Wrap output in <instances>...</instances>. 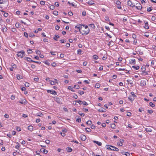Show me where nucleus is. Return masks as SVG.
<instances>
[{
    "mask_svg": "<svg viewBox=\"0 0 156 156\" xmlns=\"http://www.w3.org/2000/svg\"><path fill=\"white\" fill-rule=\"evenodd\" d=\"M75 28L78 29L80 33L82 35H87L90 32V29L87 25L79 24L76 26Z\"/></svg>",
    "mask_w": 156,
    "mask_h": 156,
    "instance_id": "f257e3e1",
    "label": "nucleus"
},
{
    "mask_svg": "<svg viewBox=\"0 0 156 156\" xmlns=\"http://www.w3.org/2000/svg\"><path fill=\"white\" fill-rule=\"evenodd\" d=\"M146 67L145 66H143L141 68L142 73L141 75L143 76H145L148 75V72L146 71Z\"/></svg>",
    "mask_w": 156,
    "mask_h": 156,
    "instance_id": "f03ea898",
    "label": "nucleus"
},
{
    "mask_svg": "<svg viewBox=\"0 0 156 156\" xmlns=\"http://www.w3.org/2000/svg\"><path fill=\"white\" fill-rule=\"evenodd\" d=\"M119 41H118V44L123 47L125 48L128 49V48H127V44H124V41L121 38H120L119 39Z\"/></svg>",
    "mask_w": 156,
    "mask_h": 156,
    "instance_id": "7ed1b4c3",
    "label": "nucleus"
},
{
    "mask_svg": "<svg viewBox=\"0 0 156 156\" xmlns=\"http://www.w3.org/2000/svg\"><path fill=\"white\" fill-rule=\"evenodd\" d=\"M25 54V52L24 51H21L18 52L17 53V55L18 57L20 58H22L24 56Z\"/></svg>",
    "mask_w": 156,
    "mask_h": 156,
    "instance_id": "20e7f679",
    "label": "nucleus"
},
{
    "mask_svg": "<svg viewBox=\"0 0 156 156\" xmlns=\"http://www.w3.org/2000/svg\"><path fill=\"white\" fill-rule=\"evenodd\" d=\"M55 100L58 103L61 104L62 102V99L61 98L58 97H54Z\"/></svg>",
    "mask_w": 156,
    "mask_h": 156,
    "instance_id": "39448f33",
    "label": "nucleus"
},
{
    "mask_svg": "<svg viewBox=\"0 0 156 156\" xmlns=\"http://www.w3.org/2000/svg\"><path fill=\"white\" fill-rule=\"evenodd\" d=\"M47 92L53 94L54 95H56L57 94V92L55 90H47Z\"/></svg>",
    "mask_w": 156,
    "mask_h": 156,
    "instance_id": "423d86ee",
    "label": "nucleus"
},
{
    "mask_svg": "<svg viewBox=\"0 0 156 156\" xmlns=\"http://www.w3.org/2000/svg\"><path fill=\"white\" fill-rule=\"evenodd\" d=\"M127 5L131 7H134L135 6V4L132 1H128Z\"/></svg>",
    "mask_w": 156,
    "mask_h": 156,
    "instance_id": "0eeeda50",
    "label": "nucleus"
},
{
    "mask_svg": "<svg viewBox=\"0 0 156 156\" xmlns=\"http://www.w3.org/2000/svg\"><path fill=\"white\" fill-rule=\"evenodd\" d=\"M50 83L51 85H55L56 84H58V80L57 79H54V81L51 80Z\"/></svg>",
    "mask_w": 156,
    "mask_h": 156,
    "instance_id": "6e6552de",
    "label": "nucleus"
},
{
    "mask_svg": "<svg viewBox=\"0 0 156 156\" xmlns=\"http://www.w3.org/2000/svg\"><path fill=\"white\" fill-rule=\"evenodd\" d=\"M115 147L110 145H107L106 146V147L108 149H110L111 150L114 151Z\"/></svg>",
    "mask_w": 156,
    "mask_h": 156,
    "instance_id": "1a4fd4ad",
    "label": "nucleus"
},
{
    "mask_svg": "<svg viewBox=\"0 0 156 156\" xmlns=\"http://www.w3.org/2000/svg\"><path fill=\"white\" fill-rule=\"evenodd\" d=\"M135 7L136 8L139 10H140L142 9V5L139 3H136Z\"/></svg>",
    "mask_w": 156,
    "mask_h": 156,
    "instance_id": "9d476101",
    "label": "nucleus"
},
{
    "mask_svg": "<svg viewBox=\"0 0 156 156\" xmlns=\"http://www.w3.org/2000/svg\"><path fill=\"white\" fill-rule=\"evenodd\" d=\"M115 3L117 5V8L118 9H121L122 7L121 5V2L120 1H116V2H115Z\"/></svg>",
    "mask_w": 156,
    "mask_h": 156,
    "instance_id": "9b49d317",
    "label": "nucleus"
},
{
    "mask_svg": "<svg viewBox=\"0 0 156 156\" xmlns=\"http://www.w3.org/2000/svg\"><path fill=\"white\" fill-rule=\"evenodd\" d=\"M129 64L131 65H134L136 63V60L134 59H131L129 61Z\"/></svg>",
    "mask_w": 156,
    "mask_h": 156,
    "instance_id": "f8f14e48",
    "label": "nucleus"
},
{
    "mask_svg": "<svg viewBox=\"0 0 156 156\" xmlns=\"http://www.w3.org/2000/svg\"><path fill=\"white\" fill-rule=\"evenodd\" d=\"M124 140L122 139H120L119 140V142L117 143V145L118 146H121L123 145V143L124 142Z\"/></svg>",
    "mask_w": 156,
    "mask_h": 156,
    "instance_id": "ddd939ff",
    "label": "nucleus"
},
{
    "mask_svg": "<svg viewBox=\"0 0 156 156\" xmlns=\"http://www.w3.org/2000/svg\"><path fill=\"white\" fill-rule=\"evenodd\" d=\"M80 138L83 141H85L87 139L86 136L83 134H82L81 135Z\"/></svg>",
    "mask_w": 156,
    "mask_h": 156,
    "instance_id": "4468645a",
    "label": "nucleus"
},
{
    "mask_svg": "<svg viewBox=\"0 0 156 156\" xmlns=\"http://www.w3.org/2000/svg\"><path fill=\"white\" fill-rule=\"evenodd\" d=\"M7 29L5 26L2 27V31L4 33L6 32Z\"/></svg>",
    "mask_w": 156,
    "mask_h": 156,
    "instance_id": "2eb2a0df",
    "label": "nucleus"
},
{
    "mask_svg": "<svg viewBox=\"0 0 156 156\" xmlns=\"http://www.w3.org/2000/svg\"><path fill=\"white\" fill-rule=\"evenodd\" d=\"M40 151L41 152L43 153H44L45 154H46L48 152V151L47 150H46L43 148H41L40 149Z\"/></svg>",
    "mask_w": 156,
    "mask_h": 156,
    "instance_id": "dca6fc26",
    "label": "nucleus"
},
{
    "mask_svg": "<svg viewBox=\"0 0 156 156\" xmlns=\"http://www.w3.org/2000/svg\"><path fill=\"white\" fill-rule=\"evenodd\" d=\"M118 70L119 71H125V73L126 74L128 73L129 72V71L127 70V69H126L125 68H119Z\"/></svg>",
    "mask_w": 156,
    "mask_h": 156,
    "instance_id": "f3484780",
    "label": "nucleus"
},
{
    "mask_svg": "<svg viewBox=\"0 0 156 156\" xmlns=\"http://www.w3.org/2000/svg\"><path fill=\"white\" fill-rule=\"evenodd\" d=\"M87 3L89 5H91L94 4V1H88Z\"/></svg>",
    "mask_w": 156,
    "mask_h": 156,
    "instance_id": "a211bd4d",
    "label": "nucleus"
},
{
    "mask_svg": "<svg viewBox=\"0 0 156 156\" xmlns=\"http://www.w3.org/2000/svg\"><path fill=\"white\" fill-rule=\"evenodd\" d=\"M93 142L94 143L97 144L99 146H101L102 145V143L96 140H94L93 141Z\"/></svg>",
    "mask_w": 156,
    "mask_h": 156,
    "instance_id": "6ab92c4d",
    "label": "nucleus"
},
{
    "mask_svg": "<svg viewBox=\"0 0 156 156\" xmlns=\"http://www.w3.org/2000/svg\"><path fill=\"white\" fill-rule=\"evenodd\" d=\"M134 97H135L133 96H130L128 97V98L129 100L132 101L135 99Z\"/></svg>",
    "mask_w": 156,
    "mask_h": 156,
    "instance_id": "aec40b11",
    "label": "nucleus"
},
{
    "mask_svg": "<svg viewBox=\"0 0 156 156\" xmlns=\"http://www.w3.org/2000/svg\"><path fill=\"white\" fill-rule=\"evenodd\" d=\"M98 111L100 112H105L106 111V110L105 109L102 108L98 109Z\"/></svg>",
    "mask_w": 156,
    "mask_h": 156,
    "instance_id": "412c9836",
    "label": "nucleus"
},
{
    "mask_svg": "<svg viewBox=\"0 0 156 156\" xmlns=\"http://www.w3.org/2000/svg\"><path fill=\"white\" fill-rule=\"evenodd\" d=\"M144 27L145 29H149V25L148 22L145 23Z\"/></svg>",
    "mask_w": 156,
    "mask_h": 156,
    "instance_id": "4be33fe9",
    "label": "nucleus"
},
{
    "mask_svg": "<svg viewBox=\"0 0 156 156\" xmlns=\"http://www.w3.org/2000/svg\"><path fill=\"white\" fill-rule=\"evenodd\" d=\"M25 59H26L28 62H32L33 60L31 59V58L28 57H26L25 58Z\"/></svg>",
    "mask_w": 156,
    "mask_h": 156,
    "instance_id": "5701e85b",
    "label": "nucleus"
},
{
    "mask_svg": "<svg viewBox=\"0 0 156 156\" xmlns=\"http://www.w3.org/2000/svg\"><path fill=\"white\" fill-rule=\"evenodd\" d=\"M89 26L90 28L94 29L95 28V26L94 24H90L89 25Z\"/></svg>",
    "mask_w": 156,
    "mask_h": 156,
    "instance_id": "b1692460",
    "label": "nucleus"
},
{
    "mask_svg": "<svg viewBox=\"0 0 156 156\" xmlns=\"http://www.w3.org/2000/svg\"><path fill=\"white\" fill-rule=\"evenodd\" d=\"M132 67L136 70H137L139 69L140 68V67L139 66H132Z\"/></svg>",
    "mask_w": 156,
    "mask_h": 156,
    "instance_id": "393cba45",
    "label": "nucleus"
},
{
    "mask_svg": "<svg viewBox=\"0 0 156 156\" xmlns=\"http://www.w3.org/2000/svg\"><path fill=\"white\" fill-rule=\"evenodd\" d=\"M73 87L72 86H69L68 87V89L69 90H71L72 92H74V90H73Z\"/></svg>",
    "mask_w": 156,
    "mask_h": 156,
    "instance_id": "a878e982",
    "label": "nucleus"
},
{
    "mask_svg": "<svg viewBox=\"0 0 156 156\" xmlns=\"http://www.w3.org/2000/svg\"><path fill=\"white\" fill-rule=\"evenodd\" d=\"M2 12H4L3 16L5 17H7L9 16V14L8 13L5 12L3 11H1Z\"/></svg>",
    "mask_w": 156,
    "mask_h": 156,
    "instance_id": "bb28decb",
    "label": "nucleus"
},
{
    "mask_svg": "<svg viewBox=\"0 0 156 156\" xmlns=\"http://www.w3.org/2000/svg\"><path fill=\"white\" fill-rule=\"evenodd\" d=\"M101 85L99 83H96L95 86V88H100V87Z\"/></svg>",
    "mask_w": 156,
    "mask_h": 156,
    "instance_id": "cd10ccee",
    "label": "nucleus"
},
{
    "mask_svg": "<svg viewBox=\"0 0 156 156\" xmlns=\"http://www.w3.org/2000/svg\"><path fill=\"white\" fill-rule=\"evenodd\" d=\"M28 129L29 130H32L33 129V126H29L28 127Z\"/></svg>",
    "mask_w": 156,
    "mask_h": 156,
    "instance_id": "c85d7f7f",
    "label": "nucleus"
},
{
    "mask_svg": "<svg viewBox=\"0 0 156 156\" xmlns=\"http://www.w3.org/2000/svg\"><path fill=\"white\" fill-rule=\"evenodd\" d=\"M153 9V8L152 7H149L147 8V12H149L151 11Z\"/></svg>",
    "mask_w": 156,
    "mask_h": 156,
    "instance_id": "c756f323",
    "label": "nucleus"
},
{
    "mask_svg": "<svg viewBox=\"0 0 156 156\" xmlns=\"http://www.w3.org/2000/svg\"><path fill=\"white\" fill-rule=\"evenodd\" d=\"M16 77L19 80L22 79L23 78L22 76L18 75H17Z\"/></svg>",
    "mask_w": 156,
    "mask_h": 156,
    "instance_id": "7c9ffc66",
    "label": "nucleus"
},
{
    "mask_svg": "<svg viewBox=\"0 0 156 156\" xmlns=\"http://www.w3.org/2000/svg\"><path fill=\"white\" fill-rule=\"evenodd\" d=\"M67 151L69 152H70L72 151V149L69 147H68L66 148Z\"/></svg>",
    "mask_w": 156,
    "mask_h": 156,
    "instance_id": "2f4dec72",
    "label": "nucleus"
},
{
    "mask_svg": "<svg viewBox=\"0 0 156 156\" xmlns=\"http://www.w3.org/2000/svg\"><path fill=\"white\" fill-rule=\"evenodd\" d=\"M59 36L58 35H55V36L53 38L55 40L57 41V39L59 38Z\"/></svg>",
    "mask_w": 156,
    "mask_h": 156,
    "instance_id": "473e14b6",
    "label": "nucleus"
},
{
    "mask_svg": "<svg viewBox=\"0 0 156 156\" xmlns=\"http://www.w3.org/2000/svg\"><path fill=\"white\" fill-rule=\"evenodd\" d=\"M93 58L95 60H97L98 58V57L96 55H94L93 56Z\"/></svg>",
    "mask_w": 156,
    "mask_h": 156,
    "instance_id": "72a5a7b5",
    "label": "nucleus"
},
{
    "mask_svg": "<svg viewBox=\"0 0 156 156\" xmlns=\"http://www.w3.org/2000/svg\"><path fill=\"white\" fill-rule=\"evenodd\" d=\"M111 127L112 129H115L116 128V126L115 124L113 123L111 124Z\"/></svg>",
    "mask_w": 156,
    "mask_h": 156,
    "instance_id": "f704fd0d",
    "label": "nucleus"
},
{
    "mask_svg": "<svg viewBox=\"0 0 156 156\" xmlns=\"http://www.w3.org/2000/svg\"><path fill=\"white\" fill-rule=\"evenodd\" d=\"M105 20L109 22L110 21L109 18L108 16H105Z\"/></svg>",
    "mask_w": 156,
    "mask_h": 156,
    "instance_id": "c9c22d12",
    "label": "nucleus"
},
{
    "mask_svg": "<svg viewBox=\"0 0 156 156\" xmlns=\"http://www.w3.org/2000/svg\"><path fill=\"white\" fill-rule=\"evenodd\" d=\"M53 14L54 15L57 16L58 14V12L57 11H54L53 12Z\"/></svg>",
    "mask_w": 156,
    "mask_h": 156,
    "instance_id": "e433bc0d",
    "label": "nucleus"
},
{
    "mask_svg": "<svg viewBox=\"0 0 156 156\" xmlns=\"http://www.w3.org/2000/svg\"><path fill=\"white\" fill-rule=\"evenodd\" d=\"M43 62L46 65H50V63L47 60L44 61Z\"/></svg>",
    "mask_w": 156,
    "mask_h": 156,
    "instance_id": "4c0bfd02",
    "label": "nucleus"
},
{
    "mask_svg": "<svg viewBox=\"0 0 156 156\" xmlns=\"http://www.w3.org/2000/svg\"><path fill=\"white\" fill-rule=\"evenodd\" d=\"M92 123V122L91 120H88L86 122V124L89 125H91Z\"/></svg>",
    "mask_w": 156,
    "mask_h": 156,
    "instance_id": "58836bf2",
    "label": "nucleus"
},
{
    "mask_svg": "<svg viewBox=\"0 0 156 156\" xmlns=\"http://www.w3.org/2000/svg\"><path fill=\"white\" fill-rule=\"evenodd\" d=\"M82 50L81 49H78L77 50V53L79 55L81 54Z\"/></svg>",
    "mask_w": 156,
    "mask_h": 156,
    "instance_id": "ea45409f",
    "label": "nucleus"
},
{
    "mask_svg": "<svg viewBox=\"0 0 156 156\" xmlns=\"http://www.w3.org/2000/svg\"><path fill=\"white\" fill-rule=\"evenodd\" d=\"M151 20L153 21H155L156 20V17L155 16H152Z\"/></svg>",
    "mask_w": 156,
    "mask_h": 156,
    "instance_id": "a19ab883",
    "label": "nucleus"
},
{
    "mask_svg": "<svg viewBox=\"0 0 156 156\" xmlns=\"http://www.w3.org/2000/svg\"><path fill=\"white\" fill-rule=\"evenodd\" d=\"M144 36L148 37L149 36V33L148 32H146L144 33Z\"/></svg>",
    "mask_w": 156,
    "mask_h": 156,
    "instance_id": "79ce46f5",
    "label": "nucleus"
},
{
    "mask_svg": "<svg viewBox=\"0 0 156 156\" xmlns=\"http://www.w3.org/2000/svg\"><path fill=\"white\" fill-rule=\"evenodd\" d=\"M149 105L151 107H154L155 106V105L152 102L149 103Z\"/></svg>",
    "mask_w": 156,
    "mask_h": 156,
    "instance_id": "37998d69",
    "label": "nucleus"
},
{
    "mask_svg": "<svg viewBox=\"0 0 156 156\" xmlns=\"http://www.w3.org/2000/svg\"><path fill=\"white\" fill-rule=\"evenodd\" d=\"M146 131L147 132H151L152 131V129L150 128H147L146 129Z\"/></svg>",
    "mask_w": 156,
    "mask_h": 156,
    "instance_id": "c03bdc74",
    "label": "nucleus"
},
{
    "mask_svg": "<svg viewBox=\"0 0 156 156\" xmlns=\"http://www.w3.org/2000/svg\"><path fill=\"white\" fill-rule=\"evenodd\" d=\"M43 114L41 113H37V115L38 116L41 117L43 115Z\"/></svg>",
    "mask_w": 156,
    "mask_h": 156,
    "instance_id": "a18cd8bd",
    "label": "nucleus"
},
{
    "mask_svg": "<svg viewBox=\"0 0 156 156\" xmlns=\"http://www.w3.org/2000/svg\"><path fill=\"white\" fill-rule=\"evenodd\" d=\"M51 65L52 66L54 67H55L57 65L56 63L55 62L52 63Z\"/></svg>",
    "mask_w": 156,
    "mask_h": 156,
    "instance_id": "49530a36",
    "label": "nucleus"
},
{
    "mask_svg": "<svg viewBox=\"0 0 156 156\" xmlns=\"http://www.w3.org/2000/svg\"><path fill=\"white\" fill-rule=\"evenodd\" d=\"M76 121L78 122H79V123L80 122H81V118H79V117L76 120Z\"/></svg>",
    "mask_w": 156,
    "mask_h": 156,
    "instance_id": "de8ad7c7",
    "label": "nucleus"
},
{
    "mask_svg": "<svg viewBox=\"0 0 156 156\" xmlns=\"http://www.w3.org/2000/svg\"><path fill=\"white\" fill-rule=\"evenodd\" d=\"M155 61L154 60H152L151 62V65L152 67H153L154 65Z\"/></svg>",
    "mask_w": 156,
    "mask_h": 156,
    "instance_id": "09e8293b",
    "label": "nucleus"
},
{
    "mask_svg": "<svg viewBox=\"0 0 156 156\" xmlns=\"http://www.w3.org/2000/svg\"><path fill=\"white\" fill-rule=\"evenodd\" d=\"M17 144L18 145H16L15 146V148L17 149H19L20 147V145L19 143H17Z\"/></svg>",
    "mask_w": 156,
    "mask_h": 156,
    "instance_id": "8fccbe9b",
    "label": "nucleus"
},
{
    "mask_svg": "<svg viewBox=\"0 0 156 156\" xmlns=\"http://www.w3.org/2000/svg\"><path fill=\"white\" fill-rule=\"evenodd\" d=\"M143 84V86H144L146 85V82L142 80L141 81V84Z\"/></svg>",
    "mask_w": 156,
    "mask_h": 156,
    "instance_id": "3c124183",
    "label": "nucleus"
},
{
    "mask_svg": "<svg viewBox=\"0 0 156 156\" xmlns=\"http://www.w3.org/2000/svg\"><path fill=\"white\" fill-rule=\"evenodd\" d=\"M76 102H77L79 103L80 105H81V104H83V102L80 100H78Z\"/></svg>",
    "mask_w": 156,
    "mask_h": 156,
    "instance_id": "603ef678",
    "label": "nucleus"
},
{
    "mask_svg": "<svg viewBox=\"0 0 156 156\" xmlns=\"http://www.w3.org/2000/svg\"><path fill=\"white\" fill-rule=\"evenodd\" d=\"M78 93L80 94V95H81L83 94L84 93V91H82L81 90H79L78 91Z\"/></svg>",
    "mask_w": 156,
    "mask_h": 156,
    "instance_id": "864d4df0",
    "label": "nucleus"
},
{
    "mask_svg": "<svg viewBox=\"0 0 156 156\" xmlns=\"http://www.w3.org/2000/svg\"><path fill=\"white\" fill-rule=\"evenodd\" d=\"M86 131L88 132H90L91 131V129L89 128H86Z\"/></svg>",
    "mask_w": 156,
    "mask_h": 156,
    "instance_id": "5fc2aeb1",
    "label": "nucleus"
},
{
    "mask_svg": "<svg viewBox=\"0 0 156 156\" xmlns=\"http://www.w3.org/2000/svg\"><path fill=\"white\" fill-rule=\"evenodd\" d=\"M87 64V62L86 61L83 62V66H86Z\"/></svg>",
    "mask_w": 156,
    "mask_h": 156,
    "instance_id": "6e6d98bb",
    "label": "nucleus"
},
{
    "mask_svg": "<svg viewBox=\"0 0 156 156\" xmlns=\"http://www.w3.org/2000/svg\"><path fill=\"white\" fill-rule=\"evenodd\" d=\"M40 4L41 5H44L45 4V2L44 1H41L40 2Z\"/></svg>",
    "mask_w": 156,
    "mask_h": 156,
    "instance_id": "4d7b16f0",
    "label": "nucleus"
},
{
    "mask_svg": "<svg viewBox=\"0 0 156 156\" xmlns=\"http://www.w3.org/2000/svg\"><path fill=\"white\" fill-rule=\"evenodd\" d=\"M147 112L150 114H152L153 112V111L152 110H148Z\"/></svg>",
    "mask_w": 156,
    "mask_h": 156,
    "instance_id": "13d9d810",
    "label": "nucleus"
},
{
    "mask_svg": "<svg viewBox=\"0 0 156 156\" xmlns=\"http://www.w3.org/2000/svg\"><path fill=\"white\" fill-rule=\"evenodd\" d=\"M51 54L52 55H56V52L55 51H51L50 52Z\"/></svg>",
    "mask_w": 156,
    "mask_h": 156,
    "instance_id": "bf43d9fd",
    "label": "nucleus"
},
{
    "mask_svg": "<svg viewBox=\"0 0 156 156\" xmlns=\"http://www.w3.org/2000/svg\"><path fill=\"white\" fill-rule=\"evenodd\" d=\"M127 21V17H124L123 18V21L124 22H125L126 21Z\"/></svg>",
    "mask_w": 156,
    "mask_h": 156,
    "instance_id": "052dcab7",
    "label": "nucleus"
},
{
    "mask_svg": "<svg viewBox=\"0 0 156 156\" xmlns=\"http://www.w3.org/2000/svg\"><path fill=\"white\" fill-rule=\"evenodd\" d=\"M50 8L51 9L53 10L55 8V6L54 5H51L50 6Z\"/></svg>",
    "mask_w": 156,
    "mask_h": 156,
    "instance_id": "680f3d73",
    "label": "nucleus"
},
{
    "mask_svg": "<svg viewBox=\"0 0 156 156\" xmlns=\"http://www.w3.org/2000/svg\"><path fill=\"white\" fill-rule=\"evenodd\" d=\"M16 27L18 28L20 26V24L19 23H16Z\"/></svg>",
    "mask_w": 156,
    "mask_h": 156,
    "instance_id": "e2e57ef3",
    "label": "nucleus"
},
{
    "mask_svg": "<svg viewBox=\"0 0 156 156\" xmlns=\"http://www.w3.org/2000/svg\"><path fill=\"white\" fill-rule=\"evenodd\" d=\"M29 36L30 37H33L35 35H34V34L33 33H30V34H29Z\"/></svg>",
    "mask_w": 156,
    "mask_h": 156,
    "instance_id": "0e129e2a",
    "label": "nucleus"
},
{
    "mask_svg": "<svg viewBox=\"0 0 156 156\" xmlns=\"http://www.w3.org/2000/svg\"><path fill=\"white\" fill-rule=\"evenodd\" d=\"M74 88H75L76 89H79L80 88V87L79 85H75L74 86Z\"/></svg>",
    "mask_w": 156,
    "mask_h": 156,
    "instance_id": "69168bd1",
    "label": "nucleus"
},
{
    "mask_svg": "<svg viewBox=\"0 0 156 156\" xmlns=\"http://www.w3.org/2000/svg\"><path fill=\"white\" fill-rule=\"evenodd\" d=\"M55 5L56 6L58 7L59 6V3L58 2H56L55 3Z\"/></svg>",
    "mask_w": 156,
    "mask_h": 156,
    "instance_id": "338daca9",
    "label": "nucleus"
},
{
    "mask_svg": "<svg viewBox=\"0 0 156 156\" xmlns=\"http://www.w3.org/2000/svg\"><path fill=\"white\" fill-rule=\"evenodd\" d=\"M36 53L38 55H40L41 54V51L39 50H36Z\"/></svg>",
    "mask_w": 156,
    "mask_h": 156,
    "instance_id": "774afa93",
    "label": "nucleus"
}]
</instances>
